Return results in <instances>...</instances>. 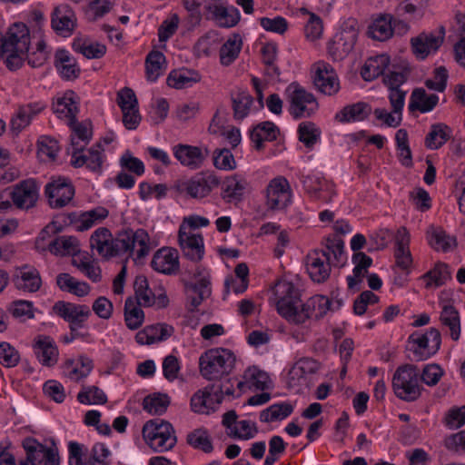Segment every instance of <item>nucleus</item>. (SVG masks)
Masks as SVG:
<instances>
[{
    "label": "nucleus",
    "instance_id": "nucleus-1",
    "mask_svg": "<svg viewBox=\"0 0 465 465\" xmlns=\"http://www.w3.org/2000/svg\"><path fill=\"white\" fill-rule=\"evenodd\" d=\"M273 292L278 297V312L295 324H302L313 317L320 319L331 310V301L323 295H315L302 303L299 290L291 282H277Z\"/></svg>",
    "mask_w": 465,
    "mask_h": 465
},
{
    "label": "nucleus",
    "instance_id": "nucleus-2",
    "mask_svg": "<svg viewBox=\"0 0 465 465\" xmlns=\"http://www.w3.org/2000/svg\"><path fill=\"white\" fill-rule=\"evenodd\" d=\"M150 237L143 229L134 231L127 229L120 232L115 239L112 238L111 232L104 227L98 228L90 238L92 249H95L99 255L110 258L124 253L134 254L142 259L150 252Z\"/></svg>",
    "mask_w": 465,
    "mask_h": 465
},
{
    "label": "nucleus",
    "instance_id": "nucleus-3",
    "mask_svg": "<svg viewBox=\"0 0 465 465\" xmlns=\"http://www.w3.org/2000/svg\"><path fill=\"white\" fill-rule=\"evenodd\" d=\"M346 262L344 242L339 237L327 238L322 250L307 255V271L313 282H323L331 273V266H342Z\"/></svg>",
    "mask_w": 465,
    "mask_h": 465
},
{
    "label": "nucleus",
    "instance_id": "nucleus-4",
    "mask_svg": "<svg viewBox=\"0 0 465 465\" xmlns=\"http://www.w3.org/2000/svg\"><path fill=\"white\" fill-rule=\"evenodd\" d=\"M1 53L5 56L6 67L15 71L20 68L30 46V32L24 23H15L1 37Z\"/></svg>",
    "mask_w": 465,
    "mask_h": 465
},
{
    "label": "nucleus",
    "instance_id": "nucleus-5",
    "mask_svg": "<svg viewBox=\"0 0 465 465\" xmlns=\"http://www.w3.org/2000/svg\"><path fill=\"white\" fill-rule=\"evenodd\" d=\"M234 353L225 348H213L199 358L201 375L208 381H218L229 375L235 366Z\"/></svg>",
    "mask_w": 465,
    "mask_h": 465
},
{
    "label": "nucleus",
    "instance_id": "nucleus-6",
    "mask_svg": "<svg viewBox=\"0 0 465 465\" xmlns=\"http://www.w3.org/2000/svg\"><path fill=\"white\" fill-rule=\"evenodd\" d=\"M143 437L154 452H164L172 450L177 438L173 425L163 420H152L143 427Z\"/></svg>",
    "mask_w": 465,
    "mask_h": 465
},
{
    "label": "nucleus",
    "instance_id": "nucleus-7",
    "mask_svg": "<svg viewBox=\"0 0 465 465\" xmlns=\"http://www.w3.org/2000/svg\"><path fill=\"white\" fill-rule=\"evenodd\" d=\"M392 389L399 399L405 401H416L421 394L417 366H399L392 376Z\"/></svg>",
    "mask_w": 465,
    "mask_h": 465
},
{
    "label": "nucleus",
    "instance_id": "nucleus-8",
    "mask_svg": "<svg viewBox=\"0 0 465 465\" xmlns=\"http://www.w3.org/2000/svg\"><path fill=\"white\" fill-rule=\"evenodd\" d=\"M412 346V361H422L430 359L440 349L441 343V335L438 329L430 328L425 333L418 331L413 332L408 339Z\"/></svg>",
    "mask_w": 465,
    "mask_h": 465
},
{
    "label": "nucleus",
    "instance_id": "nucleus-9",
    "mask_svg": "<svg viewBox=\"0 0 465 465\" xmlns=\"http://www.w3.org/2000/svg\"><path fill=\"white\" fill-rule=\"evenodd\" d=\"M183 284L187 299L193 309L211 296V276L203 267H197L191 273L190 279L183 281Z\"/></svg>",
    "mask_w": 465,
    "mask_h": 465
},
{
    "label": "nucleus",
    "instance_id": "nucleus-10",
    "mask_svg": "<svg viewBox=\"0 0 465 465\" xmlns=\"http://www.w3.org/2000/svg\"><path fill=\"white\" fill-rule=\"evenodd\" d=\"M220 184L219 178L209 173H198L186 181L178 182L175 189L193 199H203Z\"/></svg>",
    "mask_w": 465,
    "mask_h": 465
},
{
    "label": "nucleus",
    "instance_id": "nucleus-11",
    "mask_svg": "<svg viewBox=\"0 0 465 465\" xmlns=\"http://www.w3.org/2000/svg\"><path fill=\"white\" fill-rule=\"evenodd\" d=\"M287 92L290 99V113L294 118L310 117L317 110L318 103L313 94L298 84H291Z\"/></svg>",
    "mask_w": 465,
    "mask_h": 465
},
{
    "label": "nucleus",
    "instance_id": "nucleus-12",
    "mask_svg": "<svg viewBox=\"0 0 465 465\" xmlns=\"http://www.w3.org/2000/svg\"><path fill=\"white\" fill-rule=\"evenodd\" d=\"M356 25L355 20L345 24L329 44L328 52L334 61L343 60L352 51L358 37Z\"/></svg>",
    "mask_w": 465,
    "mask_h": 465
},
{
    "label": "nucleus",
    "instance_id": "nucleus-13",
    "mask_svg": "<svg viewBox=\"0 0 465 465\" xmlns=\"http://www.w3.org/2000/svg\"><path fill=\"white\" fill-rule=\"evenodd\" d=\"M45 194L52 208H63L73 200L74 187L67 177H52L45 185Z\"/></svg>",
    "mask_w": 465,
    "mask_h": 465
},
{
    "label": "nucleus",
    "instance_id": "nucleus-14",
    "mask_svg": "<svg viewBox=\"0 0 465 465\" xmlns=\"http://www.w3.org/2000/svg\"><path fill=\"white\" fill-rule=\"evenodd\" d=\"M71 144L73 146L72 165L74 167L80 168L85 165L92 172H101L104 149L100 143L93 145L85 153L82 147L78 146L79 143L75 141V138H71Z\"/></svg>",
    "mask_w": 465,
    "mask_h": 465
},
{
    "label": "nucleus",
    "instance_id": "nucleus-15",
    "mask_svg": "<svg viewBox=\"0 0 465 465\" xmlns=\"http://www.w3.org/2000/svg\"><path fill=\"white\" fill-rule=\"evenodd\" d=\"M178 242L183 257L199 262L204 255V242L201 233L189 232L185 223H181L178 231Z\"/></svg>",
    "mask_w": 465,
    "mask_h": 465
},
{
    "label": "nucleus",
    "instance_id": "nucleus-16",
    "mask_svg": "<svg viewBox=\"0 0 465 465\" xmlns=\"http://www.w3.org/2000/svg\"><path fill=\"white\" fill-rule=\"evenodd\" d=\"M54 312L69 322L70 331L84 327V323L91 315L87 305L72 302H57L53 307Z\"/></svg>",
    "mask_w": 465,
    "mask_h": 465
},
{
    "label": "nucleus",
    "instance_id": "nucleus-17",
    "mask_svg": "<svg viewBox=\"0 0 465 465\" xmlns=\"http://www.w3.org/2000/svg\"><path fill=\"white\" fill-rule=\"evenodd\" d=\"M223 401V386L208 385L197 391L191 398V407L196 413L208 414Z\"/></svg>",
    "mask_w": 465,
    "mask_h": 465
},
{
    "label": "nucleus",
    "instance_id": "nucleus-18",
    "mask_svg": "<svg viewBox=\"0 0 465 465\" xmlns=\"http://www.w3.org/2000/svg\"><path fill=\"white\" fill-rule=\"evenodd\" d=\"M289 182L282 176L272 179L266 188V205L271 210H282L291 202Z\"/></svg>",
    "mask_w": 465,
    "mask_h": 465
},
{
    "label": "nucleus",
    "instance_id": "nucleus-19",
    "mask_svg": "<svg viewBox=\"0 0 465 465\" xmlns=\"http://www.w3.org/2000/svg\"><path fill=\"white\" fill-rule=\"evenodd\" d=\"M313 84L317 90L326 95H333L340 90V80L334 68L323 61L314 64Z\"/></svg>",
    "mask_w": 465,
    "mask_h": 465
},
{
    "label": "nucleus",
    "instance_id": "nucleus-20",
    "mask_svg": "<svg viewBox=\"0 0 465 465\" xmlns=\"http://www.w3.org/2000/svg\"><path fill=\"white\" fill-rule=\"evenodd\" d=\"M174 157L179 163L190 170L201 168L209 156L206 147L179 143L173 148Z\"/></svg>",
    "mask_w": 465,
    "mask_h": 465
},
{
    "label": "nucleus",
    "instance_id": "nucleus-21",
    "mask_svg": "<svg viewBox=\"0 0 465 465\" xmlns=\"http://www.w3.org/2000/svg\"><path fill=\"white\" fill-rule=\"evenodd\" d=\"M38 196V187L33 179L18 183L10 193L14 205L21 210L33 208L36 204Z\"/></svg>",
    "mask_w": 465,
    "mask_h": 465
},
{
    "label": "nucleus",
    "instance_id": "nucleus-22",
    "mask_svg": "<svg viewBox=\"0 0 465 465\" xmlns=\"http://www.w3.org/2000/svg\"><path fill=\"white\" fill-rule=\"evenodd\" d=\"M205 10L211 15L210 18L221 27H232L240 21V13L235 7H227L224 0H210Z\"/></svg>",
    "mask_w": 465,
    "mask_h": 465
},
{
    "label": "nucleus",
    "instance_id": "nucleus-23",
    "mask_svg": "<svg viewBox=\"0 0 465 465\" xmlns=\"http://www.w3.org/2000/svg\"><path fill=\"white\" fill-rule=\"evenodd\" d=\"M46 107L45 104L38 101L18 106L17 111L10 119V131L17 135L30 125L33 118Z\"/></svg>",
    "mask_w": 465,
    "mask_h": 465
},
{
    "label": "nucleus",
    "instance_id": "nucleus-24",
    "mask_svg": "<svg viewBox=\"0 0 465 465\" xmlns=\"http://www.w3.org/2000/svg\"><path fill=\"white\" fill-rule=\"evenodd\" d=\"M444 34V28L440 27L438 35L432 33H421L411 38V43L414 54L420 59H424L430 53L436 52L443 43Z\"/></svg>",
    "mask_w": 465,
    "mask_h": 465
},
{
    "label": "nucleus",
    "instance_id": "nucleus-25",
    "mask_svg": "<svg viewBox=\"0 0 465 465\" xmlns=\"http://www.w3.org/2000/svg\"><path fill=\"white\" fill-rule=\"evenodd\" d=\"M440 305L441 307L440 314V323L449 330L450 338L453 341H458L461 332L460 315L459 311L449 300L440 299Z\"/></svg>",
    "mask_w": 465,
    "mask_h": 465
},
{
    "label": "nucleus",
    "instance_id": "nucleus-26",
    "mask_svg": "<svg viewBox=\"0 0 465 465\" xmlns=\"http://www.w3.org/2000/svg\"><path fill=\"white\" fill-rule=\"evenodd\" d=\"M151 265L156 272L164 274L175 273L179 270L177 250L168 247L158 250L152 259Z\"/></svg>",
    "mask_w": 465,
    "mask_h": 465
},
{
    "label": "nucleus",
    "instance_id": "nucleus-27",
    "mask_svg": "<svg viewBox=\"0 0 465 465\" xmlns=\"http://www.w3.org/2000/svg\"><path fill=\"white\" fill-rule=\"evenodd\" d=\"M34 350L38 361L44 366L51 367L56 364L59 352L51 337L38 335L35 339Z\"/></svg>",
    "mask_w": 465,
    "mask_h": 465
},
{
    "label": "nucleus",
    "instance_id": "nucleus-28",
    "mask_svg": "<svg viewBox=\"0 0 465 465\" xmlns=\"http://www.w3.org/2000/svg\"><path fill=\"white\" fill-rule=\"evenodd\" d=\"M411 235L406 227L398 229L395 236V259L396 264L402 270L408 269L412 263V257L410 251Z\"/></svg>",
    "mask_w": 465,
    "mask_h": 465
},
{
    "label": "nucleus",
    "instance_id": "nucleus-29",
    "mask_svg": "<svg viewBox=\"0 0 465 465\" xmlns=\"http://www.w3.org/2000/svg\"><path fill=\"white\" fill-rule=\"evenodd\" d=\"M173 332V328L165 323L146 326L138 331L135 340L139 344H152L168 339Z\"/></svg>",
    "mask_w": 465,
    "mask_h": 465
},
{
    "label": "nucleus",
    "instance_id": "nucleus-30",
    "mask_svg": "<svg viewBox=\"0 0 465 465\" xmlns=\"http://www.w3.org/2000/svg\"><path fill=\"white\" fill-rule=\"evenodd\" d=\"M14 282L18 290L35 292L42 285V279L38 270L25 265L21 267L19 273L15 276Z\"/></svg>",
    "mask_w": 465,
    "mask_h": 465
},
{
    "label": "nucleus",
    "instance_id": "nucleus-31",
    "mask_svg": "<svg viewBox=\"0 0 465 465\" xmlns=\"http://www.w3.org/2000/svg\"><path fill=\"white\" fill-rule=\"evenodd\" d=\"M74 13L67 5H61L54 8L52 16V27L61 35H66L74 28Z\"/></svg>",
    "mask_w": 465,
    "mask_h": 465
},
{
    "label": "nucleus",
    "instance_id": "nucleus-32",
    "mask_svg": "<svg viewBox=\"0 0 465 465\" xmlns=\"http://www.w3.org/2000/svg\"><path fill=\"white\" fill-rule=\"evenodd\" d=\"M54 65L64 79L74 80L79 76L80 68L75 58L64 49L55 52Z\"/></svg>",
    "mask_w": 465,
    "mask_h": 465
},
{
    "label": "nucleus",
    "instance_id": "nucleus-33",
    "mask_svg": "<svg viewBox=\"0 0 465 465\" xmlns=\"http://www.w3.org/2000/svg\"><path fill=\"white\" fill-rule=\"evenodd\" d=\"M242 48V38L241 35H231L219 48L221 64L223 66L231 65L239 57Z\"/></svg>",
    "mask_w": 465,
    "mask_h": 465
},
{
    "label": "nucleus",
    "instance_id": "nucleus-34",
    "mask_svg": "<svg viewBox=\"0 0 465 465\" xmlns=\"http://www.w3.org/2000/svg\"><path fill=\"white\" fill-rule=\"evenodd\" d=\"M280 134L279 128L272 122L257 124L251 132V139L257 150H261L264 141H274Z\"/></svg>",
    "mask_w": 465,
    "mask_h": 465
},
{
    "label": "nucleus",
    "instance_id": "nucleus-35",
    "mask_svg": "<svg viewBox=\"0 0 465 465\" xmlns=\"http://www.w3.org/2000/svg\"><path fill=\"white\" fill-rule=\"evenodd\" d=\"M389 64L390 57L385 54L371 57L365 62L361 69V77L365 81H372L383 74Z\"/></svg>",
    "mask_w": 465,
    "mask_h": 465
},
{
    "label": "nucleus",
    "instance_id": "nucleus-36",
    "mask_svg": "<svg viewBox=\"0 0 465 465\" xmlns=\"http://www.w3.org/2000/svg\"><path fill=\"white\" fill-rule=\"evenodd\" d=\"M371 113V106L363 102L347 105L336 114V119L341 123L359 122L366 119Z\"/></svg>",
    "mask_w": 465,
    "mask_h": 465
},
{
    "label": "nucleus",
    "instance_id": "nucleus-37",
    "mask_svg": "<svg viewBox=\"0 0 465 465\" xmlns=\"http://www.w3.org/2000/svg\"><path fill=\"white\" fill-rule=\"evenodd\" d=\"M221 45V38L217 32L209 31L201 36L193 46L197 57H209L216 52Z\"/></svg>",
    "mask_w": 465,
    "mask_h": 465
},
{
    "label": "nucleus",
    "instance_id": "nucleus-38",
    "mask_svg": "<svg viewBox=\"0 0 465 465\" xmlns=\"http://www.w3.org/2000/svg\"><path fill=\"white\" fill-rule=\"evenodd\" d=\"M439 97L436 94H428L422 88L413 90L409 104L410 111L418 110L420 113L431 111L438 104Z\"/></svg>",
    "mask_w": 465,
    "mask_h": 465
},
{
    "label": "nucleus",
    "instance_id": "nucleus-39",
    "mask_svg": "<svg viewBox=\"0 0 465 465\" xmlns=\"http://www.w3.org/2000/svg\"><path fill=\"white\" fill-rule=\"evenodd\" d=\"M48 250L55 255H75L80 252L79 242L74 236H61L48 243Z\"/></svg>",
    "mask_w": 465,
    "mask_h": 465
},
{
    "label": "nucleus",
    "instance_id": "nucleus-40",
    "mask_svg": "<svg viewBox=\"0 0 465 465\" xmlns=\"http://www.w3.org/2000/svg\"><path fill=\"white\" fill-rule=\"evenodd\" d=\"M108 214L109 212L106 208L98 206L90 211L82 213L74 222V226L79 232L86 231L95 223L105 219Z\"/></svg>",
    "mask_w": 465,
    "mask_h": 465
},
{
    "label": "nucleus",
    "instance_id": "nucleus-41",
    "mask_svg": "<svg viewBox=\"0 0 465 465\" xmlns=\"http://www.w3.org/2000/svg\"><path fill=\"white\" fill-rule=\"evenodd\" d=\"M368 35L372 39L385 41L393 35L392 17L389 15L377 18L369 27Z\"/></svg>",
    "mask_w": 465,
    "mask_h": 465
},
{
    "label": "nucleus",
    "instance_id": "nucleus-42",
    "mask_svg": "<svg viewBox=\"0 0 465 465\" xmlns=\"http://www.w3.org/2000/svg\"><path fill=\"white\" fill-rule=\"evenodd\" d=\"M72 46L76 53L82 54L87 59H99L106 53L104 45L92 43L81 38L74 39Z\"/></svg>",
    "mask_w": 465,
    "mask_h": 465
},
{
    "label": "nucleus",
    "instance_id": "nucleus-43",
    "mask_svg": "<svg viewBox=\"0 0 465 465\" xmlns=\"http://www.w3.org/2000/svg\"><path fill=\"white\" fill-rule=\"evenodd\" d=\"M54 113L60 118H67L68 122L74 119L78 112L77 103L74 98V93L70 92L60 97L54 104Z\"/></svg>",
    "mask_w": 465,
    "mask_h": 465
},
{
    "label": "nucleus",
    "instance_id": "nucleus-44",
    "mask_svg": "<svg viewBox=\"0 0 465 465\" xmlns=\"http://www.w3.org/2000/svg\"><path fill=\"white\" fill-rule=\"evenodd\" d=\"M136 303L143 306H152L155 302V294L149 288L144 275L136 276L134 283Z\"/></svg>",
    "mask_w": 465,
    "mask_h": 465
},
{
    "label": "nucleus",
    "instance_id": "nucleus-45",
    "mask_svg": "<svg viewBox=\"0 0 465 465\" xmlns=\"http://www.w3.org/2000/svg\"><path fill=\"white\" fill-rule=\"evenodd\" d=\"M450 128L443 124H433L425 139V145L430 150L439 149L450 136Z\"/></svg>",
    "mask_w": 465,
    "mask_h": 465
},
{
    "label": "nucleus",
    "instance_id": "nucleus-46",
    "mask_svg": "<svg viewBox=\"0 0 465 465\" xmlns=\"http://www.w3.org/2000/svg\"><path fill=\"white\" fill-rule=\"evenodd\" d=\"M247 182L237 175L227 178L224 182L223 198L227 202L240 201L244 193Z\"/></svg>",
    "mask_w": 465,
    "mask_h": 465
},
{
    "label": "nucleus",
    "instance_id": "nucleus-47",
    "mask_svg": "<svg viewBox=\"0 0 465 465\" xmlns=\"http://www.w3.org/2000/svg\"><path fill=\"white\" fill-rule=\"evenodd\" d=\"M302 183L307 193H310L311 196L314 199L322 200L325 203H328L331 200V196H323L322 193L323 187H332V184L327 181L322 180L319 177L307 175L302 177Z\"/></svg>",
    "mask_w": 465,
    "mask_h": 465
},
{
    "label": "nucleus",
    "instance_id": "nucleus-48",
    "mask_svg": "<svg viewBox=\"0 0 465 465\" xmlns=\"http://www.w3.org/2000/svg\"><path fill=\"white\" fill-rule=\"evenodd\" d=\"M165 56L162 52L152 51L146 57V76L151 82H154L163 73L165 67Z\"/></svg>",
    "mask_w": 465,
    "mask_h": 465
},
{
    "label": "nucleus",
    "instance_id": "nucleus-49",
    "mask_svg": "<svg viewBox=\"0 0 465 465\" xmlns=\"http://www.w3.org/2000/svg\"><path fill=\"white\" fill-rule=\"evenodd\" d=\"M144 314L140 305L132 298H128L124 304V321L131 330L138 329L143 322Z\"/></svg>",
    "mask_w": 465,
    "mask_h": 465
},
{
    "label": "nucleus",
    "instance_id": "nucleus-50",
    "mask_svg": "<svg viewBox=\"0 0 465 465\" xmlns=\"http://www.w3.org/2000/svg\"><path fill=\"white\" fill-rule=\"evenodd\" d=\"M187 443L194 449L200 450L204 453H210L213 450L211 437L205 429H195L186 437Z\"/></svg>",
    "mask_w": 465,
    "mask_h": 465
},
{
    "label": "nucleus",
    "instance_id": "nucleus-51",
    "mask_svg": "<svg viewBox=\"0 0 465 465\" xmlns=\"http://www.w3.org/2000/svg\"><path fill=\"white\" fill-rule=\"evenodd\" d=\"M22 446L25 450V458L34 463V465H35L36 462L44 461L46 451L53 449L47 448L34 438H25L23 440Z\"/></svg>",
    "mask_w": 465,
    "mask_h": 465
},
{
    "label": "nucleus",
    "instance_id": "nucleus-52",
    "mask_svg": "<svg viewBox=\"0 0 465 465\" xmlns=\"http://www.w3.org/2000/svg\"><path fill=\"white\" fill-rule=\"evenodd\" d=\"M293 407L290 403L282 402L273 404L261 412L260 420L262 422L282 420L291 415Z\"/></svg>",
    "mask_w": 465,
    "mask_h": 465
},
{
    "label": "nucleus",
    "instance_id": "nucleus-53",
    "mask_svg": "<svg viewBox=\"0 0 465 465\" xmlns=\"http://www.w3.org/2000/svg\"><path fill=\"white\" fill-rule=\"evenodd\" d=\"M397 149L399 151L398 157L401 163L405 167H411L412 155L409 146L408 133L404 129H399L395 134Z\"/></svg>",
    "mask_w": 465,
    "mask_h": 465
},
{
    "label": "nucleus",
    "instance_id": "nucleus-54",
    "mask_svg": "<svg viewBox=\"0 0 465 465\" xmlns=\"http://www.w3.org/2000/svg\"><path fill=\"white\" fill-rule=\"evenodd\" d=\"M77 400L82 404H104L107 402L105 393L97 386H83L77 395Z\"/></svg>",
    "mask_w": 465,
    "mask_h": 465
},
{
    "label": "nucleus",
    "instance_id": "nucleus-55",
    "mask_svg": "<svg viewBox=\"0 0 465 465\" xmlns=\"http://www.w3.org/2000/svg\"><path fill=\"white\" fill-rule=\"evenodd\" d=\"M169 404V397L166 394L161 393L147 396L143 401V410L153 415H161L164 413Z\"/></svg>",
    "mask_w": 465,
    "mask_h": 465
},
{
    "label": "nucleus",
    "instance_id": "nucleus-56",
    "mask_svg": "<svg viewBox=\"0 0 465 465\" xmlns=\"http://www.w3.org/2000/svg\"><path fill=\"white\" fill-rule=\"evenodd\" d=\"M423 278L428 280L426 287H430L432 284L438 287L450 279V272L446 263L438 262L433 269L423 275Z\"/></svg>",
    "mask_w": 465,
    "mask_h": 465
},
{
    "label": "nucleus",
    "instance_id": "nucleus-57",
    "mask_svg": "<svg viewBox=\"0 0 465 465\" xmlns=\"http://www.w3.org/2000/svg\"><path fill=\"white\" fill-rule=\"evenodd\" d=\"M430 244L436 251L449 252L456 246V239L438 228L431 232Z\"/></svg>",
    "mask_w": 465,
    "mask_h": 465
},
{
    "label": "nucleus",
    "instance_id": "nucleus-58",
    "mask_svg": "<svg viewBox=\"0 0 465 465\" xmlns=\"http://www.w3.org/2000/svg\"><path fill=\"white\" fill-rule=\"evenodd\" d=\"M445 449L453 456H465V430L445 437L443 440Z\"/></svg>",
    "mask_w": 465,
    "mask_h": 465
},
{
    "label": "nucleus",
    "instance_id": "nucleus-59",
    "mask_svg": "<svg viewBox=\"0 0 465 465\" xmlns=\"http://www.w3.org/2000/svg\"><path fill=\"white\" fill-rule=\"evenodd\" d=\"M232 103L234 118L242 120L249 114L252 97L246 92H239L232 96Z\"/></svg>",
    "mask_w": 465,
    "mask_h": 465
},
{
    "label": "nucleus",
    "instance_id": "nucleus-60",
    "mask_svg": "<svg viewBox=\"0 0 465 465\" xmlns=\"http://www.w3.org/2000/svg\"><path fill=\"white\" fill-rule=\"evenodd\" d=\"M319 363L312 358H302L298 361L289 372L290 381L302 378L304 375L315 373Z\"/></svg>",
    "mask_w": 465,
    "mask_h": 465
},
{
    "label": "nucleus",
    "instance_id": "nucleus-61",
    "mask_svg": "<svg viewBox=\"0 0 465 465\" xmlns=\"http://www.w3.org/2000/svg\"><path fill=\"white\" fill-rule=\"evenodd\" d=\"M299 139L308 148L312 147L318 141L321 131L312 122L302 123L298 128Z\"/></svg>",
    "mask_w": 465,
    "mask_h": 465
},
{
    "label": "nucleus",
    "instance_id": "nucleus-62",
    "mask_svg": "<svg viewBox=\"0 0 465 465\" xmlns=\"http://www.w3.org/2000/svg\"><path fill=\"white\" fill-rule=\"evenodd\" d=\"M213 164L221 170L231 171L236 168V162L232 152L223 148L213 153Z\"/></svg>",
    "mask_w": 465,
    "mask_h": 465
},
{
    "label": "nucleus",
    "instance_id": "nucleus-63",
    "mask_svg": "<svg viewBox=\"0 0 465 465\" xmlns=\"http://www.w3.org/2000/svg\"><path fill=\"white\" fill-rule=\"evenodd\" d=\"M260 25L265 31L279 35H283L289 27L287 20L282 16L262 17Z\"/></svg>",
    "mask_w": 465,
    "mask_h": 465
},
{
    "label": "nucleus",
    "instance_id": "nucleus-64",
    "mask_svg": "<svg viewBox=\"0 0 465 465\" xmlns=\"http://www.w3.org/2000/svg\"><path fill=\"white\" fill-rule=\"evenodd\" d=\"M110 450L104 443H96L91 450L89 465H110Z\"/></svg>",
    "mask_w": 465,
    "mask_h": 465
}]
</instances>
